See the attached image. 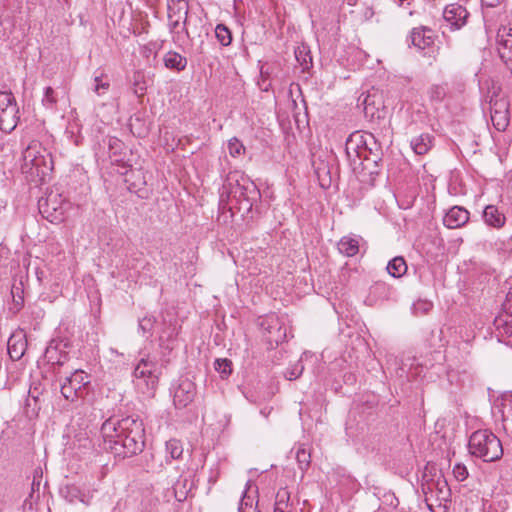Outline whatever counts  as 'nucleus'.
<instances>
[{
    "instance_id": "1",
    "label": "nucleus",
    "mask_w": 512,
    "mask_h": 512,
    "mask_svg": "<svg viewBox=\"0 0 512 512\" xmlns=\"http://www.w3.org/2000/svg\"><path fill=\"white\" fill-rule=\"evenodd\" d=\"M103 450L118 458L132 457L145 447V429L142 420L133 416L108 418L101 426Z\"/></svg>"
},
{
    "instance_id": "2",
    "label": "nucleus",
    "mask_w": 512,
    "mask_h": 512,
    "mask_svg": "<svg viewBox=\"0 0 512 512\" xmlns=\"http://www.w3.org/2000/svg\"><path fill=\"white\" fill-rule=\"evenodd\" d=\"M345 151L354 170L361 167L370 175L377 173L382 152L372 133L351 134L346 141Z\"/></svg>"
},
{
    "instance_id": "3",
    "label": "nucleus",
    "mask_w": 512,
    "mask_h": 512,
    "mask_svg": "<svg viewBox=\"0 0 512 512\" xmlns=\"http://www.w3.org/2000/svg\"><path fill=\"white\" fill-rule=\"evenodd\" d=\"M234 199L239 204V209L251 211L254 203L260 199V191L253 181L239 171L230 172L226 183L222 187L221 197Z\"/></svg>"
},
{
    "instance_id": "4",
    "label": "nucleus",
    "mask_w": 512,
    "mask_h": 512,
    "mask_svg": "<svg viewBox=\"0 0 512 512\" xmlns=\"http://www.w3.org/2000/svg\"><path fill=\"white\" fill-rule=\"evenodd\" d=\"M469 452L472 456L484 462H494L503 455V447L499 438L489 430L473 432L468 442Z\"/></svg>"
},
{
    "instance_id": "5",
    "label": "nucleus",
    "mask_w": 512,
    "mask_h": 512,
    "mask_svg": "<svg viewBox=\"0 0 512 512\" xmlns=\"http://www.w3.org/2000/svg\"><path fill=\"white\" fill-rule=\"evenodd\" d=\"M160 366L149 356L141 358L137 363L133 375L134 382L139 391L146 397H153L158 386Z\"/></svg>"
},
{
    "instance_id": "6",
    "label": "nucleus",
    "mask_w": 512,
    "mask_h": 512,
    "mask_svg": "<svg viewBox=\"0 0 512 512\" xmlns=\"http://www.w3.org/2000/svg\"><path fill=\"white\" fill-rule=\"evenodd\" d=\"M51 163L52 160L49 158V154L38 141H32L23 151L22 169L26 173H33V169H35L37 176L44 175L46 170L50 169L49 164Z\"/></svg>"
},
{
    "instance_id": "7",
    "label": "nucleus",
    "mask_w": 512,
    "mask_h": 512,
    "mask_svg": "<svg viewBox=\"0 0 512 512\" xmlns=\"http://www.w3.org/2000/svg\"><path fill=\"white\" fill-rule=\"evenodd\" d=\"M39 212L51 223H60L70 208V203L58 193H49L38 202Z\"/></svg>"
},
{
    "instance_id": "8",
    "label": "nucleus",
    "mask_w": 512,
    "mask_h": 512,
    "mask_svg": "<svg viewBox=\"0 0 512 512\" xmlns=\"http://www.w3.org/2000/svg\"><path fill=\"white\" fill-rule=\"evenodd\" d=\"M90 377L83 370H75L61 383V394L68 401L83 398L87 394Z\"/></svg>"
},
{
    "instance_id": "9",
    "label": "nucleus",
    "mask_w": 512,
    "mask_h": 512,
    "mask_svg": "<svg viewBox=\"0 0 512 512\" xmlns=\"http://www.w3.org/2000/svg\"><path fill=\"white\" fill-rule=\"evenodd\" d=\"M360 105L363 106L365 118L372 124H379L384 119V101L382 93L377 89L369 90L365 95L359 98Z\"/></svg>"
},
{
    "instance_id": "10",
    "label": "nucleus",
    "mask_w": 512,
    "mask_h": 512,
    "mask_svg": "<svg viewBox=\"0 0 512 512\" xmlns=\"http://www.w3.org/2000/svg\"><path fill=\"white\" fill-rule=\"evenodd\" d=\"M259 326L263 330L265 341L271 346H277L286 338V327L275 314L267 315L259 319Z\"/></svg>"
},
{
    "instance_id": "11",
    "label": "nucleus",
    "mask_w": 512,
    "mask_h": 512,
    "mask_svg": "<svg viewBox=\"0 0 512 512\" xmlns=\"http://www.w3.org/2000/svg\"><path fill=\"white\" fill-rule=\"evenodd\" d=\"M168 11L170 31L179 35V31H176V29L180 27V23L182 22V31L187 38H190V33L186 27L189 11L188 2L186 0H172V3L168 5Z\"/></svg>"
},
{
    "instance_id": "12",
    "label": "nucleus",
    "mask_w": 512,
    "mask_h": 512,
    "mask_svg": "<svg viewBox=\"0 0 512 512\" xmlns=\"http://www.w3.org/2000/svg\"><path fill=\"white\" fill-rule=\"evenodd\" d=\"M195 395V384L188 378H182L173 390L174 405L177 408H185L194 400Z\"/></svg>"
},
{
    "instance_id": "13",
    "label": "nucleus",
    "mask_w": 512,
    "mask_h": 512,
    "mask_svg": "<svg viewBox=\"0 0 512 512\" xmlns=\"http://www.w3.org/2000/svg\"><path fill=\"white\" fill-rule=\"evenodd\" d=\"M491 104V121L493 126L498 131H505L509 125V110H508V102L505 100L495 101Z\"/></svg>"
},
{
    "instance_id": "14",
    "label": "nucleus",
    "mask_w": 512,
    "mask_h": 512,
    "mask_svg": "<svg viewBox=\"0 0 512 512\" xmlns=\"http://www.w3.org/2000/svg\"><path fill=\"white\" fill-rule=\"evenodd\" d=\"M468 15V11L458 4L447 5L443 11V18L451 25L452 30L460 29L464 26Z\"/></svg>"
},
{
    "instance_id": "15",
    "label": "nucleus",
    "mask_w": 512,
    "mask_h": 512,
    "mask_svg": "<svg viewBox=\"0 0 512 512\" xmlns=\"http://www.w3.org/2000/svg\"><path fill=\"white\" fill-rule=\"evenodd\" d=\"M27 349V339L23 331L13 333L7 342L8 354L13 361L20 360Z\"/></svg>"
},
{
    "instance_id": "16",
    "label": "nucleus",
    "mask_w": 512,
    "mask_h": 512,
    "mask_svg": "<svg viewBox=\"0 0 512 512\" xmlns=\"http://www.w3.org/2000/svg\"><path fill=\"white\" fill-rule=\"evenodd\" d=\"M410 40L412 45L420 50H424L434 44V34L430 28L420 26L412 29Z\"/></svg>"
},
{
    "instance_id": "17",
    "label": "nucleus",
    "mask_w": 512,
    "mask_h": 512,
    "mask_svg": "<svg viewBox=\"0 0 512 512\" xmlns=\"http://www.w3.org/2000/svg\"><path fill=\"white\" fill-rule=\"evenodd\" d=\"M469 216L468 210L460 206H454L446 213L443 223L449 229H457L469 221Z\"/></svg>"
},
{
    "instance_id": "18",
    "label": "nucleus",
    "mask_w": 512,
    "mask_h": 512,
    "mask_svg": "<svg viewBox=\"0 0 512 512\" xmlns=\"http://www.w3.org/2000/svg\"><path fill=\"white\" fill-rule=\"evenodd\" d=\"M19 121L18 106H9L5 111H0V130L6 133L12 132Z\"/></svg>"
},
{
    "instance_id": "19",
    "label": "nucleus",
    "mask_w": 512,
    "mask_h": 512,
    "mask_svg": "<svg viewBox=\"0 0 512 512\" xmlns=\"http://www.w3.org/2000/svg\"><path fill=\"white\" fill-rule=\"evenodd\" d=\"M483 220L486 225L500 229L506 223V216L495 205H487L483 210Z\"/></svg>"
},
{
    "instance_id": "20",
    "label": "nucleus",
    "mask_w": 512,
    "mask_h": 512,
    "mask_svg": "<svg viewBox=\"0 0 512 512\" xmlns=\"http://www.w3.org/2000/svg\"><path fill=\"white\" fill-rule=\"evenodd\" d=\"M410 146L417 155H425L434 146V137L429 133H422L411 140Z\"/></svg>"
},
{
    "instance_id": "21",
    "label": "nucleus",
    "mask_w": 512,
    "mask_h": 512,
    "mask_svg": "<svg viewBox=\"0 0 512 512\" xmlns=\"http://www.w3.org/2000/svg\"><path fill=\"white\" fill-rule=\"evenodd\" d=\"M63 341L52 340L46 348L45 356L48 362L52 364L54 371L59 373L58 369L65 363L66 355L56 357V353L60 350Z\"/></svg>"
},
{
    "instance_id": "22",
    "label": "nucleus",
    "mask_w": 512,
    "mask_h": 512,
    "mask_svg": "<svg viewBox=\"0 0 512 512\" xmlns=\"http://www.w3.org/2000/svg\"><path fill=\"white\" fill-rule=\"evenodd\" d=\"M163 61L166 68L177 71H183L187 66V59L175 51L167 52Z\"/></svg>"
},
{
    "instance_id": "23",
    "label": "nucleus",
    "mask_w": 512,
    "mask_h": 512,
    "mask_svg": "<svg viewBox=\"0 0 512 512\" xmlns=\"http://www.w3.org/2000/svg\"><path fill=\"white\" fill-rule=\"evenodd\" d=\"M338 250L347 257H353L359 252V241L357 238L344 236L338 242Z\"/></svg>"
},
{
    "instance_id": "24",
    "label": "nucleus",
    "mask_w": 512,
    "mask_h": 512,
    "mask_svg": "<svg viewBox=\"0 0 512 512\" xmlns=\"http://www.w3.org/2000/svg\"><path fill=\"white\" fill-rule=\"evenodd\" d=\"M387 272L394 278H400L407 272V264L403 257L396 256L387 264Z\"/></svg>"
},
{
    "instance_id": "25",
    "label": "nucleus",
    "mask_w": 512,
    "mask_h": 512,
    "mask_svg": "<svg viewBox=\"0 0 512 512\" xmlns=\"http://www.w3.org/2000/svg\"><path fill=\"white\" fill-rule=\"evenodd\" d=\"M166 450V462H170V460H178L182 457L183 454V445L178 439H170L166 442L165 445Z\"/></svg>"
},
{
    "instance_id": "26",
    "label": "nucleus",
    "mask_w": 512,
    "mask_h": 512,
    "mask_svg": "<svg viewBox=\"0 0 512 512\" xmlns=\"http://www.w3.org/2000/svg\"><path fill=\"white\" fill-rule=\"evenodd\" d=\"M291 508L292 504L290 503V492L287 490V488H280L276 494L274 510H285Z\"/></svg>"
},
{
    "instance_id": "27",
    "label": "nucleus",
    "mask_w": 512,
    "mask_h": 512,
    "mask_svg": "<svg viewBox=\"0 0 512 512\" xmlns=\"http://www.w3.org/2000/svg\"><path fill=\"white\" fill-rule=\"evenodd\" d=\"M215 36L222 46L231 44L232 35L230 30L224 24H218L215 28Z\"/></svg>"
},
{
    "instance_id": "28",
    "label": "nucleus",
    "mask_w": 512,
    "mask_h": 512,
    "mask_svg": "<svg viewBox=\"0 0 512 512\" xmlns=\"http://www.w3.org/2000/svg\"><path fill=\"white\" fill-rule=\"evenodd\" d=\"M295 57L299 64L302 66L303 70L309 69V67L312 65V57L310 56L305 46L298 47V49L295 51Z\"/></svg>"
},
{
    "instance_id": "29",
    "label": "nucleus",
    "mask_w": 512,
    "mask_h": 512,
    "mask_svg": "<svg viewBox=\"0 0 512 512\" xmlns=\"http://www.w3.org/2000/svg\"><path fill=\"white\" fill-rule=\"evenodd\" d=\"M447 94L446 86L434 84L428 90V95L431 101L441 102Z\"/></svg>"
},
{
    "instance_id": "30",
    "label": "nucleus",
    "mask_w": 512,
    "mask_h": 512,
    "mask_svg": "<svg viewBox=\"0 0 512 512\" xmlns=\"http://www.w3.org/2000/svg\"><path fill=\"white\" fill-rule=\"evenodd\" d=\"M58 102L57 94L52 87H46L44 89L42 104L46 108L53 109Z\"/></svg>"
},
{
    "instance_id": "31",
    "label": "nucleus",
    "mask_w": 512,
    "mask_h": 512,
    "mask_svg": "<svg viewBox=\"0 0 512 512\" xmlns=\"http://www.w3.org/2000/svg\"><path fill=\"white\" fill-rule=\"evenodd\" d=\"M296 460L300 470L305 472L310 466L311 455L304 448H299L296 452Z\"/></svg>"
},
{
    "instance_id": "32",
    "label": "nucleus",
    "mask_w": 512,
    "mask_h": 512,
    "mask_svg": "<svg viewBox=\"0 0 512 512\" xmlns=\"http://www.w3.org/2000/svg\"><path fill=\"white\" fill-rule=\"evenodd\" d=\"M433 308V303L428 300H418L416 301L413 306V313L416 316H423L428 314Z\"/></svg>"
},
{
    "instance_id": "33",
    "label": "nucleus",
    "mask_w": 512,
    "mask_h": 512,
    "mask_svg": "<svg viewBox=\"0 0 512 512\" xmlns=\"http://www.w3.org/2000/svg\"><path fill=\"white\" fill-rule=\"evenodd\" d=\"M214 366L222 378L228 377L232 372L231 361L228 359H216Z\"/></svg>"
},
{
    "instance_id": "34",
    "label": "nucleus",
    "mask_w": 512,
    "mask_h": 512,
    "mask_svg": "<svg viewBox=\"0 0 512 512\" xmlns=\"http://www.w3.org/2000/svg\"><path fill=\"white\" fill-rule=\"evenodd\" d=\"M17 105L14 95L11 92H0V111H5L9 106Z\"/></svg>"
},
{
    "instance_id": "35",
    "label": "nucleus",
    "mask_w": 512,
    "mask_h": 512,
    "mask_svg": "<svg viewBox=\"0 0 512 512\" xmlns=\"http://www.w3.org/2000/svg\"><path fill=\"white\" fill-rule=\"evenodd\" d=\"M228 150L232 157H238L244 153L245 147L237 138H232L228 142Z\"/></svg>"
},
{
    "instance_id": "36",
    "label": "nucleus",
    "mask_w": 512,
    "mask_h": 512,
    "mask_svg": "<svg viewBox=\"0 0 512 512\" xmlns=\"http://www.w3.org/2000/svg\"><path fill=\"white\" fill-rule=\"evenodd\" d=\"M238 512H260L256 506L253 505V498L245 494L240 500Z\"/></svg>"
},
{
    "instance_id": "37",
    "label": "nucleus",
    "mask_w": 512,
    "mask_h": 512,
    "mask_svg": "<svg viewBox=\"0 0 512 512\" xmlns=\"http://www.w3.org/2000/svg\"><path fill=\"white\" fill-rule=\"evenodd\" d=\"M149 457H150V460H148L147 456H145V458H146L145 468H146L147 472H151V473L161 472L162 468H163L162 461L157 462L156 456L154 454H150Z\"/></svg>"
},
{
    "instance_id": "38",
    "label": "nucleus",
    "mask_w": 512,
    "mask_h": 512,
    "mask_svg": "<svg viewBox=\"0 0 512 512\" xmlns=\"http://www.w3.org/2000/svg\"><path fill=\"white\" fill-rule=\"evenodd\" d=\"M155 322L154 316H145L139 320V329L142 330L143 334L149 333L152 331Z\"/></svg>"
},
{
    "instance_id": "39",
    "label": "nucleus",
    "mask_w": 512,
    "mask_h": 512,
    "mask_svg": "<svg viewBox=\"0 0 512 512\" xmlns=\"http://www.w3.org/2000/svg\"><path fill=\"white\" fill-rule=\"evenodd\" d=\"M498 329H502V333L506 336L512 335V320H504L501 317L495 320Z\"/></svg>"
},
{
    "instance_id": "40",
    "label": "nucleus",
    "mask_w": 512,
    "mask_h": 512,
    "mask_svg": "<svg viewBox=\"0 0 512 512\" xmlns=\"http://www.w3.org/2000/svg\"><path fill=\"white\" fill-rule=\"evenodd\" d=\"M453 474L458 481H464L468 477V470L463 464H456L453 468Z\"/></svg>"
},
{
    "instance_id": "41",
    "label": "nucleus",
    "mask_w": 512,
    "mask_h": 512,
    "mask_svg": "<svg viewBox=\"0 0 512 512\" xmlns=\"http://www.w3.org/2000/svg\"><path fill=\"white\" fill-rule=\"evenodd\" d=\"M94 82H95L94 91L98 95H101V90L106 91L109 88V83L103 82L101 80L100 76H96L94 78Z\"/></svg>"
},
{
    "instance_id": "42",
    "label": "nucleus",
    "mask_w": 512,
    "mask_h": 512,
    "mask_svg": "<svg viewBox=\"0 0 512 512\" xmlns=\"http://www.w3.org/2000/svg\"><path fill=\"white\" fill-rule=\"evenodd\" d=\"M108 146H109V150H110L114 155H116V154L118 153V150H120V149H121L122 142H121L118 138L111 137V138H109V140H108Z\"/></svg>"
},
{
    "instance_id": "43",
    "label": "nucleus",
    "mask_w": 512,
    "mask_h": 512,
    "mask_svg": "<svg viewBox=\"0 0 512 512\" xmlns=\"http://www.w3.org/2000/svg\"><path fill=\"white\" fill-rule=\"evenodd\" d=\"M503 429L512 438V413L503 416Z\"/></svg>"
},
{
    "instance_id": "44",
    "label": "nucleus",
    "mask_w": 512,
    "mask_h": 512,
    "mask_svg": "<svg viewBox=\"0 0 512 512\" xmlns=\"http://www.w3.org/2000/svg\"><path fill=\"white\" fill-rule=\"evenodd\" d=\"M180 484H181V482H180V480H178L173 487L175 498L179 502L184 501L186 499V494H187V491L179 488Z\"/></svg>"
},
{
    "instance_id": "45",
    "label": "nucleus",
    "mask_w": 512,
    "mask_h": 512,
    "mask_svg": "<svg viewBox=\"0 0 512 512\" xmlns=\"http://www.w3.org/2000/svg\"><path fill=\"white\" fill-rule=\"evenodd\" d=\"M302 371H303V366L298 363L295 365V367L291 371L287 372L286 376L289 380H293V379L298 378L302 374Z\"/></svg>"
},
{
    "instance_id": "46",
    "label": "nucleus",
    "mask_w": 512,
    "mask_h": 512,
    "mask_svg": "<svg viewBox=\"0 0 512 512\" xmlns=\"http://www.w3.org/2000/svg\"><path fill=\"white\" fill-rule=\"evenodd\" d=\"M163 338H164V337H163V335H162V336H160V345H161L162 347H164L165 349H167V350H172V349H173V347H174V346H173V343H174V341H175V338L173 337V335H172V334H170V335L168 336L167 344H165V342H164V339H163Z\"/></svg>"
},
{
    "instance_id": "47",
    "label": "nucleus",
    "mask_w": 512,
    "mask_h": 512,
    "mask_svg": "<svg viewBox=\"0 0 512 512\" xmlns=\"http://www.w3.org/2000/svg\"><path fill=\"white\" fill-rule=\"evenodd\" d=\"M505 312L512 316V292H509L506 297V302L503 304Z\"/></svg>"
},
{
    "instance_id": "48",
    "label": "nucleus",
    "mask_w": 512,
    "mask_h": 512,
    "mask_svg": "<svg viewBox=\"0 0 512 512\" xmlns=\"http://www.w3.org/2000/svg\"><path fill=\"white\" fill-rule=\"evenodd\" d=\"M502 0H489V1H486V6L488 7H496L497 5L500 4Z\"/></svg>"
},
{
    "instance_id": "49",
    "label": "nucleus",
    "mask_w": 512,
    "mask_h": 512,
    "mask_svg": "<svg viewBox=\"0 0 512 512\" xmlns=\"http://www.w3.org/2000/svg\"><path fill=\"white\" fill-rule=\"evenodd\" d=\"M35 274L37 276L38 281L41 282L44 277V272L37 268Z\"/></svg>"
},
{
    "instance_id": "50",
    "label": "nucleus",
    "mask_w": 512,
    "mask_h": 512,
    "mask_svg": "<svg viewBox=\"0 0 512 512\" xmlns=\"http://www.w3.org/2000/svg\"><path fill=\"white\" fill-rule=\"evenodd\" d=\"M274 512H292V508L291 509H285V510H274Z\"/></svg>"
},
{
    "instance_id": "51",
    "label": "nucleus",
    "mask_w": 512,
    "mask_h": 512,
    "mask_svg": "<svg viewBox=\"0 0 512 512\" xmlns=\"http://www.w3.org/2000/svg\"><path fill=\"white\" fill-rule=\"evenodd\" d=\"M145 89H146L145 87H142V86H141V87H139V90H140V94H141V95H143V94H144Z\"/></svg>"
},
{
    "instance_id": "52",
    "label": "nucleus",
    "mask_w": 512,
    "mask_h": 512,
    "mask_svg": "<svg viewBox=\"0 0 512 512\" xmlns=\"http://www.w3.org/2000/svg\"><path fill=\"white\" fill-rule=\"evenodd\" d=\"M173 14H174V19H175L176 17H178L177 8H175V12H174Z\"/></svg>"
},
{
    "instance_id": "53",
    "label": "nucleus",
    "mask_w": 512,
    "mask_h": 512,
    "mask_svg": "<svg viewBox=\"0 0 512 512\" xmlns=\"http://www.w3.org/2000/svg\"><path fill=\"white\" fill-rule=\"evenodd\" d=\"M29 394H30V396H32V398L36 399V397H35V395H33L32 391H29Z\"/></svg>"
},
{
    "instance_id": "54",
    "label": "nucleus",
    "mask_w": 512,
    "mask_h": 512,
    "mask_svg": "<svg viewBox=\"0 0 512 512\" xmlns=\"http://www.w3.org/2000/svg\"><path fill=\"white\" fill-rule=\"evenodd\" d=\"M29 394H30V396H32V398L36 399V397H35V395H33L32 391H29Z\"/></svg>"
},
{
    "instance_id": "55",
    "label": "nucleus",
    "mask_w": 512,
    "mask_h": 512,
    "mask_svg": "<svg viewBox=\"0 0 512 512\" xmlns=\"http://www.w3.org/2000/svg\"><path fill=\"white\" fill-rule=\"evenodd\" d=\"M29 394H30V396H32V398L36 399V397H35V395H33L32 391H29Z\"/></svg>"
},
{
    "instance_id": "56",
    "label": "nucleus",
    "mask_w": 512,
    "mask_h": 512,
    "mask_svg": "<svg viewBox=\"0 0 512 512\" xmlns=\"http://www.w3.org/2000/svg\"><path fill=\"white\" fill-rule=\"evenodd\" d=\"M63 347H64V348H67V347H68V344H67V343H64V344H63Z\"/></svg>"
}]
</instances>
